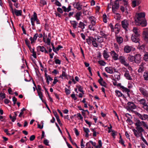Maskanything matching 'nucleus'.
Segmentation results:
<instances>
[{"instance_id":"obj_52","label":"nucleus","mask_w":148,"mask_h":148,"mask_svg":"<svg viewBox=\"0 0 148 148\" xmlns=\"http://www.w3.org/2000/svg\"><path fill=\"white\" fill-rule=\"evenodd\" d=\"M9 6L11 8L12 11V12L13 13V14H14V11L13 8V7H12V4L11 2L10 1L9 2Z\"/></svg>"},{"instance_id":"obj_45","label":"nucleus","mask_w":148,"mask_h":148,"mask_svg":"<svg viewBox=\"0 0 148 148\" xmlns=\"http://www.w3.org/2000/svg\"><path fill=\"white\" fill-rule=\"evenodd\" d=\"M26 110V109L23 108L21 110V112H20V114L18 116L19 117H21L22 116V115L23 114V112L25 111Z\"/></svg>"},{"instance_id":"obj_38","label":"nucleus","mask_w":148,"mask_h":148,"mask_svg":"<svg viewBox=\"0 0 148 148\" xmlns=\"http://www.w3.org/2000/svg\"><path fill=\"white\" fill-rule=\"evenodd\" d=\"M136 129L138 131L139 133H141L142 132L144 131V130L141 127H138V128L136 127Z\"/></svg>"},{"instance_id":"obj_54","label":"nucleus","mask_w":148,"mask_h":148,"mask_svg":"<svg viewBox=\"0 0 148 148\" xmlns=\"http://www.w3.org/2000/svg\"><path fill=\"white\" fill-rule=\"evenodd\" d=\"M119 143L123 145L124 147H125L126 145L124 144V141L123 140H119Z\"/></svg>"},{"instance_id":"obj_10","label":"nucleus","mask_w":148,"mask_h":148,"mask_svg":"<svg viewBox=\"0 0 148 148\" xmlns=\"http://www.w3.org/2000/svg\"><path fill=\"white\" fill-rule=\"evenodd\" d=\"M127 104L128 105V108L130 110H132L136 108V106L132 102H129Z\"/></svg>"},{"instance_id":"obj_48","label":"nucleus","mask_w":148,"mask_h":148,"mask_svg":"<svg viewBox=\"0 0 148 148\" xmlns=\"http://www.w3.org/2000/svg\"><path fill=\"white\" fill-rule=\"evenodd\" d=\"M34 47L33 48V49L32 50V56L34 58H36V52L34 51Z\"/></svg>"},{"instance_id":"obj_42","label":"nucleus","mask_w":148,"mask_h":148,"mask_svg":"<svg viewBox=\"0 0 148 148\" xmlns=\"http://www.w3.org/2000/svg\"><path fill=\"white\" fill-rule=\"evenodd\" d=\"M97 41L100 43L102 42H103V39L102 37H101L99 36H98L97 37Z\"/></svg>"},{"instance_id":"obj_28","label":"nucleus","mask_w":148,"mask_h":148,"mask_svg":"<svg viewBox=\"0 0 148 148\" xmlns=\"http://www.w3.org/2000/svg\"><path fill=\"white\" fill-rule=\"evenodd\" d=\"M96 38H93L91 42L92 45H93L94 47H97L98 46V45L96 42Z\"/></svg>"},{"instance_id":"obj_61","label":"nucleus","mask_w":148,"mask_h":148,"mask_svg":"<svg viewBox=\"0 0 148 148\" xmlns=\"http://www.w3.org/2000/svg\"><path fill=\"white\" fill-rule=\"evenodd\" d=\"M55 62L56 64H61V61L58 59H56L55 60Z\"/></svg>"},{"instance_id":"obj_29","label":"nucleus","mask_w":148,"mask_h":148,"mask_svg":"<svg viewBox=\"0 0 148 148\" xmlns=\"http://www.w3.org/2000/svg\"><path fill=\"white\" fill-rule=\"evenodd\" d=\"M115 92L117 96L119 97H123V98H125V97L121 91L119 90H116Z\"/></svg>"},{"instance_id":"obj_46","label":"nucleus","mask_w":148,"mask_h":148,"mask_svg":"<svg viewBox=\"0 0 148 148\" xmlns=\"http://www.w3.org/2000/svg\"><path fill=\"white\" fill-rule=\"evenodd\" d=\"M99 145L96 146V148H101L102 147V142L101 140H99L98 141Z\"/></svg>"},{"instance_id":"obj_32","label":"nucleus","mask_w":148,"mask_h":148,"mask_svg":"<svg viewBox=\"0 0 148 148\" xmlns=\"http://www.w3.org/2000/svg\"><path fill=\"white\" fill-rule=\"evenodd\" d=\"M103 55L104 58L106 59L108 58L109 57V56L108 54V52L105 50H104L103 51Z\"/></svg>"},{"instance_id":"obj_11","label":"nucleus","mask_w":148,"mask_h":148,"mask_svg":"<svg viewBox=\"0 0 148 148\" xmlns=\"http://www.w3.org/2000/svg\"><path fill=\"white\" fill-rule=\"evenodd\" d=\"M143 37L145 41L147 43L148 42V31L145 30L143 32Z\"/></svg>"},{"instance_id":"obj_5","label":"nucleus","mask_w":148,"mask_h":148,"mask_svg":"<svg viewBox=\"0 0 148 148\" xmlns=\"http://www.w3.org/2000/svg\"><path fill=\"white\" fill-rule=\"evenodd\" d=\"M139 36L132 35L131 37V39L132 41L135 43L139 42L140 41L139 38Z\"/></svg>"},{"instance_id":"obj_40","label":"nucleus","mask_w":148,"mask_h":148,"mask_svg":"<svg viewBox=\"0 0 148 148\" xmlns=\"http://www.w3.org/2000/svg\"><path fill=\"white\" fill-rule=\"evenodd\" d=\"M89 19L91 21V23H95V21L94 17L93 16H90L89 17Z\"/></svg>"},{"instance_id":"obj_49","label":"nucleus","mask_w":148,"mask_h":148,"mask_svg":"<svg viewBox=\"0 0 148 148\" xmlns=\"http://www.w3.org/2000/svg\"><path fill=\"white\" fill-rule=\"evenodd\" d=\"M12 1L15 3L14 4V5L15 7L16 8H18L19 7V5L17 3H16V1L15 0H11Z\"/></svg>"},{"instance_id":"obj_20","label":"nucleus","mask_w":148,"mask_h":148,"mask_svg":"<svg viewBox=\"0 0 148 148\" xmlns=\"http://www.w3.org/2000/svg\"><path fill=\"white\" fill-rule=\"evenodd\" d=\"M82 14V13L81 12H78L75 15V17L77 20L78 21L81 19L80 16Z\"/></svg>"},{"instance_id":"obj_22","label":"nucleus","mask_w":148,"mask_h":148,"mask_svg":"<svg viewBox=\"0 0 148 148\" xmlns=\"http://www.w3.org/2000/svg\"><path fill=\"white\" fill-rule=\"evenodd\" d=\"M70 23L74 29L76 28L78 23L75 21H70Z\"/></svg>"},{"instance_id":"obj_43","label":"nucleus","mask_w":148,"mask_h":148,"mask_svg":"<svg viewBox=\"0 0 148 148\" xmlns=\"http://www.w3.org/2000/svg\"><path fill=\"white\" fill-rule=\"evenodd\" d=\"M37 93L40 99L42 100L43 97L42 92L40 91H37Z\"/></svg>"},{"instance_id":"obj_25","label":"nucleus","mask_w":148,"mask_h":148,"mask_svg":"<svg viewBox=\"0 0 148 148\" xmlns=\"http://www.w3.org/2000/svg\"><path fill=\"white\" fill-rule=\"evenodd\" d=\"M93 38V37L92 36H88V38L86 39V42L88 45H90L91 44Z\"/></svg>"},{"instance_id":"obj_21","label":"nucleus","mask_w":148,"mask_h":148,"mask_svg":"<svg viewBox=\"0 0 148 148\" xmlns=\"http://www.w3.org/2000/svg\"><path fill=\"white\" fill-rule=\"evenodd\" d=\"M119 1L117 0H116L114 5H112V7L116 9H118L119 8Z\"/></svg>"},{"instance_id":"obj_39","label":"nucleus","mask_w":148,"mask_h":148,"mask_svg":"<svg viewBox=\"0 0 148 148\" xmlns=\"http://www.w3.org/2000/svg\"><path fill=\"white\" fill-rule=\"evenodd\" d=\"M100 34L102 38L103 37L105 38H106L108 36V35L106 34L103 31H101L100 32Z\"/></svg>"},{"instance_id":"obj_64","label":"nucleus","mask_w":148,"mask_h":148,"mask_svg":"<svg viewBox=\"0 0 148 148\" xmlns=\"http://www.w3.org/2000/svg\"><path fill=\"white\" fill-rule=\"evenodd\" d=\"M57 10L58 12L61 13H62L63 12L62 9L60 8H57Z\"/></svg>"},{"instance_id":"obj_17","label":"nucleus","mask_w":148,"mask_h":148,"mask_svg":"<svg viewBox=\"0 0 148 148\" xmlns=\"http://www.w3.org/2000/svg\"><path fill=\"white\" fill-rule=\"evenodd\" d=\"M144 64L143 63H142L139 65V67L138 71V73H141L144 71Z\"/></svg>"},{"instance_id":"obj_36","label":"nucleus","mask_w":148,"mask_h":148,"mask_svg":"<svg viewBox=\"0 0 148 148\" xmlns=\"http://www.w3.org/2000/svg\"><path fill=\"white\" fill-rule=\"evenodd\" d=\"M121 90L123 92H130V90L129 89H128L127 88L124 87L123 86H121Z\"/></svg>"},{"instance_id":"obj_60","label":"nucleus","mask_w":148,"mask_h":148,"mask_svg":"<svg viewBox=\"0 0 148 148\" xmlns=\"http://www.w3.org/2000/svg\"><path fill=\"white\" fill-rule=\"evenodd\" d=\"M142 123H143V126L144 127H146L147 129H148V126L146 123L143 121H142Z\"/></svg>"},{"instance_id":"obj_3","label":"nucleus","mask_w":148,"mask_h":148,"mask_svg":"<svg viewBox=\"0 0 148 148\" xmlns=\"http://www.w3.org/2000/svg\"><path fill=\"white\" fill-rule=\"evenodd\" d=\"M112 59L114 60H116L119 59V55L114 50L111 51L110 52Z\"/></svg>"},{"instance_id":"obj_13","label":"nucleus","mask_w":148,"mask_h":148,"mask_svg":"<svg viewBox=\"0 0 148 148\" xmlns=\"http://www.w3.org/2000/svg\"><path fill=\"white\" fill-rule=\"evenodd\" d=\"M124 76L127 79L130 80H132V78L129 72L127 70L125 71L124 74Z\"/></svg>"},{"instance_id":"obj_41","label":"nucleus","mask_w":148,"mask_h":148,"mask_svg":"<svg viewBox=\"0 0 148 148\" xmlns=\"http://www.w3.org/2000/svg\"><path fill=\"white\" fill-rule=\"evenodd\" d=\"M128 59L130 61L132 62L134 60V56L130 55L128 58Z\"/></svg>"},{"instance_id":"obj_55","label":"nucleus","mask_w":148,"mask_h":148,"mask_svg":"<svg viewBox=\"0 0 148 148\" xmlns=\"http://www.w3.org/2000/svg\"><path fill=\"white\" fill-rule=\"evenodd\" d=\"M5 117L2 116H0V121H1L5 122Z\"/></svg>"},{"instance_id":"obj_33","label":"nucleus","mask_w":148,"mask_h":148,"mask_svg":"<svg viewBox=\"0 0 148 148\" xmlns=\"http://www.w3.org/2000/svg\"><path fill=\"white\" fill-rule=\"evenodd\" d=\"M132 131H133L134 135L137 137H140V135L139 134V132L137 130L135 129H133Z\"/></svg>"},{"instance_id":"obj_18","label":"nucleus","mask_w":148,"mask_h":148,"mask_svg":"<svg viewBox=\"0 0 148 148\" xmlns=\"http://www.w3.org/2000/svg\"><path fill=\"white\" fill-rule=\"evenodd\" d=\"M135 114L141 120H145L146 117H145V115H146V114H144L143 115H142L137 112H136Z\"/></svg>"},{"instance_id":"obj_15","label":"nucleus","mask_w":148,"mask_h":148,"mask_svg":"<svg viewBox=\"0 0 148 148\" xmlns=\"http://www.w3.org/2000/svg\"><path fill=\"white\" fill-rule=\"evenodd\" d=\"M105 70L108 73L110 74H112L113 73V68L111 66L107 67H106Z\"/></svg>"},{"instance_id":"obj_4","label":"nucleus","mask_w":148,"mask_h":148,"mask_svg":"<svg viewBox=\"0 0 148 148\" xmlns=\"http://www.w3.org/2000/svg\"><path fill=\"white\" fill-rule=\"evenodd\" d=\"M118 59L119 60L121 63L124 66H129V63L126 62L125 58L124 56H119Z\"/></svg>"},{"instance_id":"obj_8","label":"nucleus","mask_w":148,"mask_h":148,"mask_svg":"<svg viewBox=\"0 0 148 148\" xmlns=\"http://www.w3.org/2000/svg\"><path fill=\"white\" fill-rule=\"evenodd\" d=\"M139 90L141 94L146 97H148V93L146 90L143 87H140Z\"/></svg>"},{"instance_id":"obj_62","label":"nucleus","mask_w":148,"mask_h":148,"mask_svg":"<svg viewBox=\"0 0 148 148\" xmlns=\"http://www.w3.org/2000/svg\"><path fill=\"white\" fill-rule=\"evenodd\" d=\"M65 90L66 95H69L71 92L70 90L69 89H68L67 88H65Z\"/></svg>"},{"instance_id":"obj_30","label":"nucleus","mask_w":148,"mask_h":148,"mask_svg":"<svg viewBox=\"0 0 148 148\" xmlns=\"http://www.w3.org/2000/svg\"><path fill=\"white\" fill-rule=\"evenodd\" d=\"M63 69L64 70V71H62V74L60 75L59 77L60 78L61 77L62 78H63V77H64L66 78L67 77V75L65 72V69Z\"/></svg>"},{"instance_id":"obj_7","label":"nucleus","mask_w":148,"mask_h":148,"mask_svg":"<svg viewBox=\"0 0 148 148\" xmlns=\"http://www.w3.org/2000/svg\"><path fill=\"white\" fill-rule=\"evenodd\" d=\"M141 61V55L140 54H137L134 56V62L137 63H139Z\"/></svg>"},{"instance_id":"obj_34","label":"nucleus","mask_w":148,"mask_h":148,"mask_svg":"<svg viewBox=\"0 0 148 148\" xmlns=\"http://www.w3.org/2000/svg\"><path fill=\"white\" fill-rule=\"evenodd\" d=\"M95 23H93L90 24L88 26V28L89 29L91 30L94 31L95 30V28L94 26L95 25Z\"/></svg>"},{"instance_id":"obj_6","label":"nucleus","mask_w":148,"mask_h":148,"mask_svg":"<svg viewBox=\"0 0 148 148\" xmlns=\"http://www.w3.org/2000/svg\"><path fill=\"white\" fill-rule=\"evenodd\" d=\"M122 27L125 29H126L128 27L129 22L127 20L125 19L121 22Z\"/></svg>"},{"instance_id":"obj_57","label":"nucleus","mask_w":148,"mask_h":148,"mask_svg":"<svg viewBox=\"0 0 148 148\" xmlns=\"http://www.w3.org/2000/svg\"><path fill=\"white\" fill-rule=\"evenodd\" d=\"M91 130H92V132H93V136L94 137H95L97 136V132L95 131L94 129H93L92 128H91Z\"/></svg>"},{"instance_id":"obj_56","label":"nucleus","mask_w":148,"mask_h":148,"mask_svg":"<svg viewBox=\"0 0 148 148\" xmlns=\"http://www.w3.org/2000/svg\"><path fill=\"white\" fill-rule=\"evenodd\" d=\"M99 64L102 66H104L106 64V63L103 61L101 60L99 61Z\"/></svg>"},{"instance_id":"obj_12","label":"nucleus","mask_w":148,"mask_h":148,"mask_svg":"<svg viewBox=\"0 0 148 148\" xmlns=\"http://www.w3.org/2000/svg\"><path fill=\"white\" fill-rule=\"evenodd\" d=\"M133 31L134 32V34H133L132 35H135L140 36V31L138 28L136 27H134L133 29Z\"/></svg>"},{"instance_id":"obj_35","label":"nucleus","mask_w":148,"mask_h":148,"mask_svg":"<svg viewBox=\"0 0 148 148\" xmlns=\"http://www.w3.org/2000/svg\"><path fill=\"white\" fill-rule=\"evenodd\" d=\"M143 59L145 62L148 61V52H146L145 53Z\"/></svg>"},{"instance_id":"obj_53","label":"nucleus","mask_w":148,"mask_h":148,"mask_svg":"<svg viewBox=\"0 0 148 148\" xmlns=\"http://www.w3.org/2000/svg\"><path fill=\"white\" fill-rule=\"evenodd\" d=\"M145 45H143L139 47V49L142 51H144L145 49Z\"/></svg>"},{"instance_id":"obj_44","label":"nucleus","mask_w":148,"mask_h":148,"mask_svg":"<svg viewBox=\"0 0 148 148\" xmlns=\"http://www.w3.org/2000/svg\"><path fill=\"white\" fill-rule=\"evenodd\" d=\"M5 98V94L4 93H0V100H3Z\"/></svg>"},{"instance_id":"obj_31","label":"nucleus","mask_w":148,"mask_h":148,"mask_svg":"<svg viewBox=\"0 0 148 148\" xmlns=\"http://www.w3.org/2000/svg\"><path fill=\"white\" fill-rule=\"evenodd\" d=\"M143 124L142 121H140L139 120H137L135 123V125L136 126V127L138 128V127H141V126L143 125Z\"/></svg>"},{"instance_id":"obj_51","label":"nucleus","mask_w":148,"mask_h":148,"mask_svg":"<svg viewBox=\"0 0 148 148\" xmlns=\"http://www.w3.org/2000/svg\"><path fill=\"white\" fill-rule=\"evenodd\" d=\"M103 19L104 22L106 23L107 22V19H106L107 16L106 14H103Z\"/></svg>"},{"instance_id":"obj_27","label":"nucleus","mask_w":148,"mask_h":148,"mask_svg":"<svg viewBox=\"0 0 148 148\" xmlns=\"http://www.w3.org/2000/svg\"><path fill=\"white\" fill-rule=\"evenodd\" d=\"M143 76L145 80L148 81V71H146L144 72Z\"/></svg>"},{"instance_id":"obj_14","label":"nucleus","mask_w":148,"mask_h":148,"mask_svg":"<svg viewBox=\"0 0 148 148\" xmlns=\"http://www.w3.org/2000/svg\"><path fill=\"white\" fill-rule=\"evenodd\" d=\"M139 101L140 104L143 106V107H144L148 104V103L145 99H140Z\"/></svg>"},{"instance_id":"obj_50","label":"nucleus","mask_w":148,"mask_h":148,"mask_svg":"<svg viewBox=\"0 0 148 148\" xmlns=\"http://www.w3.org/2000/svg\"><path fill=\"white\" fill-rule=\"evenodd\" d=\"M83 130L86 133H89L90 132L89 130L87 128H85L84 127H83Z\"/></svg>"},{"instance_id":"obj_9","label":"nucleus","mask_w":148,"mask_h":148,"mask_svg":"<svg viewBox=\"0 0 148 148\" xmlns=\"http://www.w3.org/2000/svg\"><path fill=\"white\" fill-rule=\"evenodd\" d=\"M132 47L131 46L127 45L125 46L124 48V50L125 52L126 53H130L132 50Z\"/></svg>"},{"instance_id":"obj_47","label":"nucleus","mask_w":148,"mask_h":148,"mask_svg":"<svg viewBox=\"0 0 148 148\" xmlns=\"http://www.w3.org/2000/svg\"><path fill=\"white\" fill-rule=\"evenodd\" d=\"M25 41L26 44L27 46L28 47V46H29L30 45V41L28 40L27 38L26 39H25Z\"/></svg>"},{"instance_id":"obj_16","label":"nucleus","mask_w":148,"mask_h":148,"mask_svg":"<svg viewBox=\"0 0 148 148\" xmlns=\"http://www.w3.org/2000/svg\"><path fill=\"white\" fill-rule=\"evenodd\" d=\"M14 13L16 16H21L22 15V11L21 10H17L15 9L14 10Z\"/></svg>"},{"instance_id":"obj_63","label":"nucleus","mask_w":148,"mask_h":148,"mask_svg":"<svg viewBox=\"0 0 148 148\" xmlns=\"http://www.w3.org/2000/svg\"><path fill=\"white\" fill-rule=\"evenodd\" d=\"M57 1L55 2V4L56 5L58 6H61V3L58 1Z\"/></svg>"},{"instance_id":"obj_59","label":"nucleus","mask_w":148,"mask_h":148,"mask_svg":"<svg viewBox=\"0 0 148 148\" xmlns=\"http://www.w3.org/2000/svg\"><path fill=\"white\" fill-rule=\"evenodd\" d=\"M40 3L43 5H46L47 4L46 1V0H41Z\"/></svg>"},{"instance_id":"obj_26","label":"nucleus","mask_w":148,"mask_h":148,"mask_svg":"<svg viewBox=\"0 0 148 148\" xmlns=\"http://www.w3.org/2000/svg\"><path fill=\"white\" fill-rule=\"evenodd\" d=\"M82 5H80L79 2L77 3L74 6V8H76L77 10H80L82 9Z\"/></svg>"},{"instance_id":"obj_23","label":"nucleus","mask_w":148,"mask_h":148,"mask_svg":"<svg viewBox=\"0 0 148 148\" xmlns=\"http://www.w3.org/2000/svg\"><path fill=\"white\" fill-rule=\"evenodd\" d=\"M71 6L70 5H69L67 8H66L65 6H63L62 7V9H63L64 12H69L71 10Z\"/></svg>"},{"instance_id":"obj_24","label":"nucleus","mask_w":148,"mask_h":148,"mask_svg":"<svg viewBox=\"0 0 148 148\" xmlns=\"http://www.w3.org/2000/svg\"><path fill=\"white\" fill-rule=\"evenodd\" d=\"M116 40L118 43L120 44L123 42V39L121 36H117Z\"/></svg>"},{"instance_id":"obj_2","label":"nucleus","mask_w":148,"mask_h":148,"mask_svg":"<svg viewBox=\"0 0 148 148\" xmlns=\"http://www.w3.org/2000/svg\"><path fill=\"white\" fill-rule=\"evenodd\" d=\"M31 24L33 26H35L34 22L36 21L37 24H40L39 20L38 19L36 13L34 12L33 15V17L31 18Z\"/></svg>"},{"instance_id":"obj_19","label":"nucleus","mask_w":148,"mask_h":148,"mask_svg":"<svg viewBox=\"0 0 148 148\" xmlns=\"http://www.w3.org/2000/svg\"><path fill=\"white\" fill-rule=\"evenodd\" d=\"M37 48L39 49L40 51L42 52H44L45 53H48L45 47L43 46H39Z\"/></svg>"},{"instance_id":"obj_37","label":"nucleus","mask_w":148,"mask_h":148,"mask_svg":"<svg viewBox=\"0 0 148 148\" xmlns=\"http://www.w3.org/2000/svg\"><path fill=\"white\" fill-rule=\"evenodd\" d=\"M86 25L83 22L80 21L78 27L81 28L82 30L85 28V26Z\"/></svg>"},{"instance_id":"obj_1","label":"nucleus","mask_w":148,"mask_h":148,"mask_svg":"<svg viewBox=\"0 0 148 148\" xmlns=\"http://www.w3.org/2000/svg\"><path fill=\"white\" fill-rule=\"evenodd\" d=\"M144 12L136 13L134 18L135 23L136 25H141L143 27L146 26L147 23L145 18Z\"/></svg>"},{"instance_id":"obj_58","label":"nucleus","mask_w":148,"mask_h":148,"mask_svg":"<svg viewBox=\"0 0 148 148\" xmlns=\"http://www.w3.org/2000/svg\"><path fill=\"white\" fill-rule=\"evenodd\" d=\"M74 130L75 131V134L77 136H79V133L78 132V130L76 128L74 129Z\"/></svg>"}]
</instances>
